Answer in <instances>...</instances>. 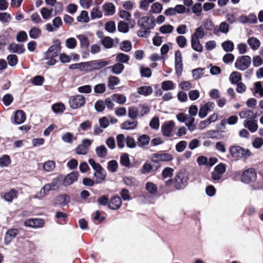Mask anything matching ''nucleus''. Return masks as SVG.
<instances>
[{"label":"nucleus","instance_id":"obj_34","mask_svg":"<svg viewBox=\"0 0 263 263\" xmlns=\"http://www.w3.org/2000/svg\"><path fill=\"white\" fill-rule=\"evenodd\" d=\"M97 155L100 158H105L108 153V150L104 145H100L96 148Z\"/></svg>","mask_w":263,"mask_h":263},{"label":"nucleus","instance_id":"obj_54","mask_svg":"<svg viewBox=\"0 0 263 263\" xmlns=\"http://www.w3.org/2000/svg\"><path fill=\"white\" fill-rule=\"evenodd\" d=\"M52 12V10H49L45 7L42 8L41 10L42 16L45 20H48L51 17Z\"/></svg>","mask_w":263,"mask_h":263},{"label":"nucleus","instance_id":"obj_48","mask_svg":"<svg viewBox=\"0 0 263 263\" xmlns=\"http://www.w3.org/2000/svg\"><path fill=\"white\" fill-rule=\"evenodd\" d=\"M161 87L165 91L173 90L174 88V84L172 81H165L161 83Z\"/></svg>","mask_w":263,"mask_h":263},{"label":"nucleus","instance_id":"obj_28","mask_svg":"<svg viewBox=\"0 0 263 263\" xmlns=\"http://www.w3.org/2000/svg\"><path fill=\"white\" fill-rule=\"evenodd\" d=\"M25 114L23 111L21 110L16 111L14 115V122L15 124H22L25 121Z\"/></svg>","mask_w":263,"mask_h":263},{"label":"nucleus","instance_id":"obj_53","mask_svg":"<svg viewBox=\"0 0 263 263\" xmlns=\"http://www.w3.org/2000/svg\"><path fill=\"white\" fill-rule=\"evenodd\" d=\"M102 44L106 48H110L113 46V40L110 37H104L101 41Z\"/></svg>","mask_w":263,"mask_h":263},{"label":"nucleus","instance_id":"obj_45","mask_svg":"<svg viewBox=\"0 0 263 263\" xmlns=\"http://www.w3.org/2000/svg\"><path fill=\"white\" fill-rule=\"evenodd\" d=\"M162 5L160 3L156 2L152 4L150 11L153 13L159 14L162 10Z\"/></svg>","mask_w":263,"mask_h":263},{"label":"nucleus","instance_id":"obj_40","mask_svg":"<svg viewBox=\"0 0 263 263\" xmlns=\"http://www.w3.org/2000/svg\"><path fill=\"white\" fill-rule=\"evenodd\" d=\"M223 49L226 52H231L234 50V45L233 43L231 41H226L221 44Z\"/></svg>","mask_w":263,"mask_h":263},{"label":"nucleus","instance_id":"obj_9","mask_svg":"<svg viewBox=\"0 0 263 263\" xmlns=\"http://www.w3.org/2000/svg\"><path fill=\"white\" fill-rule=\"evenodd\" d=\"M92 140L85 139L82 141V143L79 145L76 148V152L79 155H86L88 150L89 147L91 145Z\"/></svg>","mask_w":263,"mask_h":263},{"label":"nucleus","instance_id":"obj_52","mask_svg":"<svg viewBox=\"0 0 263 263\" xmlns=\"http://www.w3.org/2000/svg\"><path fill=\"white\" fill-rule=\"evenodd\" d=\"M159 30L163 34L171 33L174 30V27L171 25H164L162 26Z\"/></svg>","mask_w":263,"mask_h":263},{"label":"nucleus","instance_id":"obj_62","mask_svg":"<svg viewBox=\"0 0 263 263\" xmlns=\"http://www.w3.org/2000/svg\"><path fill=\"white\" fill-rule=\"evenodd\" d=\"M105 90L106 86L103 83L97 84L94 87V91L96 93H103Z\"/></svg>","mask_w":263,"mask_h":263},{"label":"nucleus","instance_id":"obj_44","mask_svg":"<svg viewBox=\"0 0 263 263\" xmlns=\"http://www.w3.org/2000/svg\"><path fill=\"white\" fill-rule=\"evenodd\" d=\"M120 82L119 79L116 76H110L108 78V86L110 89H113Z\"/></svg>","mask_w":263,"mask_h":263},{"label":"nucleus","instance_id":"obj_41","mask_svg":"<svg viewBox=\"0 0 263 263\" xmlns=\"http://www.w3.org/2000/svg\"><path fill=\"white\" fill-rule=\"evenodd\" d=\"M55 166V163L53 161L49 160L45 162L43 164V169L47 172L53 171Z\"/></svg>","mask_w":263,"mask_h":263},{"label":"nucleus","instance_id":"obj_57","mask_svg":"<svg viewBox=\"0 0 263 263\" xmlns=\"http://www.w3.org/2000/svg\"><path fill=\"white\" fill-rule=\"evenodd\" d=\"M91 17L92 19H95L97 18H100L102 16V13L97 7H95L92 9L90 13Z\"/></svg>","mask_w":263,"mask_h":263},{"label":"nucleus","instance_id":"obj_63","mask_svg":"<svg viewBox=\"0 0 263 263\" xmlns=\"http://www.w3.org/2000/svg\"><path fill=\"white\" fill-rule=\"evenodd\" d=\"M7 60L10 66H14L17 63V57L14 54L9 55L7 57Z\"/></svg>","mask_w":263,"mask_h":263},{"label":"nucleus","instance_id":"obj_17","mask_svg":"<svg viewBox=\"0 0 263 263\" xmlns=\"http://www.w3.org/2000/svg\"><path fill=\"white\" fill-rule=\"evenodd\" d=\"M25 226L32 228H37L43 227L44 220L42 219H28L25 221Z\"/></svg>","mask_w":263,"mask_h":263},{"label":"nucleus","instance_id":"obj_46","mask_svg":"<svg viewBox=\"0 0 263 263\" xmlns=\"http://www.w3.org/2000/svg\"><path fill=\"white\" fill-rule=\"evenodd\" d=\"M254 92L259 93L260 97H263V82H256L254 83Z\"/></svg>","mask_w":263,"mask_h":263},{"label":"nucleus","instance_id":"obj_30","mask_svg":"<svg viewBox=\"0 0 263 263\" xmlns=\"http://www.w3.org/2000/svg\"><path fill=\"white\" fill-rule=\"evenodd\" d=\"M69 202V197L66 195L63 194L56 197L54 200V204L65 205Z\"/></svg>","mask_w":263,"mask_h":263},{"label":"nucleus","instance_id":"obj_35","mask_svg":"<svg viewBox=\"0 0 263 263\" xmlns=\"http://www.w3.org/2000/svg\"><path fill=\"white\" fill-rule=\"evenodd\" d=\"M108 68L110 69L112 72L116 74H119L122 72L124 69V66L121 63H117Z\"/></svg>","mask_w":263,"mask_h":263},{"label":"nucleus","instance_id":"obj_15","mask_svg":"<svg viewBox=\"0 0 263 263\" xmlns=\"http://www.w3.org/2000/svg\"><path fill=\"white\" fill-rule=\"evenodd\" d=\"M63 177L59 175L57 177L53 179L51 183H47L45 185L48 186L49 191L55 190L60 187L63 185Z\"/></svg>","mask_w":263,"mask_h":263},{"label":"nucleus","instance_id":"obj_10","mask_svg":"<svg viewBox=\"0 0 263 263\" xmlns=\"http://www.w3.org/2000/svg\"><path fill=\"white\" fill-rule=\"evenodd\" d=\"M88 71L100 69L109 64V62L104 60H95L87 62Z\"/></svg>","mask_w":263,"mask_h":263},{"label":"nucleus","instance_id":"obj_47","mask_svg":"<svg viewBox=\"0 0 263 263\" xmlns=\"http://www.w3.org/2000/svg\"><path fill=\"white\" fill-rule=\"evenodd\" d=\"M77 37L79 40L81 45L84 48H87L89 46L88 38L84 34L77 35Z\"/></svg>","mask_w":263,"mask_h":263},{"label":"nucleus","instance_id":"obj_60","mask_svg":"<svg viewBox=\"0 0 263 263\" xmlns=\"http://www.w3.org/2000/svg\"><path fill=\"white\" fill-rule=\"evenodd\" d=\"M159 120L158 117H154L149 122V126L151 128L154 129H157L159 127Z\"/></svg>","mask_w":263,"mask_h":263},{"label":"nucleus","instance_id":"obj_18","mask_svg":"<svg viewBox=\"0 0 263 263\" xmlns=\"http://www.w3.org/2000/svg\"><path fill=\"white\" fill-rule=\"evenodd\" d=\"M122 205V201L120 197L114 196L110 200L108 206L112 210H117L119 209Z\"/></svg>","mask_w":263,"mask_h":263},{"label":"nucleus","instance_id":"obj_50","mask_svg":"<svg viewBox=\"0 0 263 263\" xmlns=\"http://www.w3.org/2000/svg\"><path fill=\"white\" fill-rule=\"evenodd\" d=\"M77 21L79 22H88L89 19L88 12L86 11L83 10L80 15L77 17Z\"/></svg>","mask_w":263,"mask_h":263},{"label":"nucleus","instance_id":"obj_36","mask_svg":"<svg viewBox=\"0 0 263 263\" xmlns=\"http://www.w3.org/2000/svg\"><path fill=\"white\" fill-rule=\"evenodd\" d=\"M229 80L233 84L238 83L241 80V74L238 71H233L230 74Z\"/></svg>","mask_w":263,"mask_h":263},{"label":"nucleus","instance_id":"obj_26","mask_svg":"<svg viewBox=\"0 0 263 263\" xmlns=\"http://www.w3.org/2000/svg\"><path fill=\"white\" fill-rule=\"evenodd\" d=\"M138 124L137 121L127 120L121 125V128L125 130H133L135 129Z\"/></svg>","mask_w":263,"mask_h":263},{"label":"nucleus","instance_id":"obj_7","mask_svg":"<svg viewBox=\"0 0 263 263\" xmlns=\"http://www.w3.org/2000/svg\"><path fill=\"white\" fill-rule=\"evenodd\" d=\"M226 170V165L222 163H219L214 168L211 173V178L214 181L220 180Z\"/></svg>","mask_w":263,"mask_h":263},{"label":"nucleus","instance_id":"obj_25","mask_svg":"<svg viewBox=\"0 0 263 263\" xmlns=\"http://www.w3.org/2000/svg\"><path fill=\"white\" fill-rule=\"evenodd\" d=\"M247 43L253 50H258L260 46L259 40L255 37H249L247 40Z\"/></svg>","mask_w":263,"mask_h":263},{"label":"nucleus","instance_id":"obj_32","mask_svg":"<svg viewBox=\"0 0 263 263\" xmlns=\"http://www.w3.org/2000/svg\"><path fill=\"white\" fill-rule=\"evenodd\" d=\"M191 45L193 49L197 52H201L203 50V47L198 39L191 37Z\"/></svg>","mask_w":263,"mask_h":263},{"label":"nucleus","instance_id":"obj_59","mask_svg":"<svg viewBox=\"0 0 263 263\" xmlns=\"http://www.w3.org/2000/svg\"><path fill=\"white\" fill-rule=\"evenodd\" d=\"M129 60L128 55L123 53H119L116 57V61L121 63H127Z\"/></svg>","mask_w":263,"mask_h":263},{"label":"nucleus","instance_id":"obj_3","mask_svg":"<svg viewBox=\"0 0 263 263\" xmlns=\"http://www.w3.org/2000/svg\"><path fill=\"white\" fill-rule=\"evenodd\" d=\"M251 59L248 55H242L238 57L235 63V67L240 71L246 70L250 65Z\"/></svg>","mask_w":263,"mask_h":263},{"label":"nucleus","instance_id":"obj_24","mask_svg":"<svg viewBox=\"0 0 263 263\" xmlns=\"http://www.w3.org/2000/svg\"><path fill=\"white\" fill-rule=\"evenodd\" d=\"M9 50L11 52L20 54L24 52L25 48L23 45L12 43L9 45Z\"/></svg>","mask_w":263,"mask_h":263},{"label":"nucleus","instance_id":"obj_16","mask_svg":"<svg viewBox=\"0 0 263 263\" xmlns=\"http://www.w3.org/2000/svg\"><path fill=\"white\" fill-rule=\"evenodd\" d=\"M215 106V104L213 102H209L200 108L199 111V117L203 118L206 116L209 111H212Z\"/></svg>","mask_w":263,"mask_h":263},{"label":"nucleus","instance_id":"obj_33","mask_svg":"<svg viewBox=\"0 0 263 263\" xmlns=\"http://www.w3.org/2000/svg\"><path fill=\"white\" fill-rule=\"evenodd\" d=\"M48 186H46L45 185L44 186H43L40 191L38 192L34 196L33 198L34 199H42L44 197H45L47 194V192L50 191L48 188Z\"/></svg>","mask_w":263,"mask_h":263},{"label":"nucleus","instance_id":"obj_58","mask_svg":"<svg viewBox=\"0 0 263 263\" xmlns=\"http://www.w3.org/2000/svg\"><path fill=\"white\" fill-rule=\"evenodd\" d=\"M120 49L125 52H128L132 49L131 43L128 41H124L121 44Z\"/></svg>","mask_w":263,"mask_h":263},{"label":"nucleus","instance_id":"obj_12","mask_svg":"<svg viewBox=\"0 0 263 263\" xmlns=\"http://www.w3.org/2000/svg\"><path fill=\"white\" fill-rule=\"evenodd\" d=\"M173 156L168 153L153 154L151 156L152 161L157 162L159 161H169L173 159Z\"/></svg>","mask_w":263,"mask_h":263},{"label":"nucleus","instance_id":"obj_4","mask_svg":"<svg viewBox=\"0 0 263 263\" xmlns=\"http://www.w3.org/2000/svg\"><path fill=\"white\" fill-rule=\"evenodd\" d=\"M188 178L185 173L180 172L175 178L174 184L177 190L184 189L187 184Z\"/></svg>","mask_w":263,"mask_h":263},{"label":"nucleus","instance_id":"obj_61","mask_svg":"<svg viewBox=\"0 0 263 263\" xmlns=\"http://www.w3.org/2000/svg\"><path fill=\"white\" fill-rule=\"evenodd\" d=\"M118 29L120 32L126 33L128 31V26L127 23L121 21L118 24Z\"/></svg>","mask_w":263,"mask_h":263},{"label":"nucleus","instance_id":"obj_20","mask_svg":"<svg viewBox=\"0 0 263 263\" xmlns=\"http://www.w3.org/2000/svg\"><path fill=\"white\" fill-rule=\"evenodd\" d=\"M243 124L244 127L248 128L251 133L256 132L258 128L257 121L254 119L245 120Z\"/></svg>","mask_w":263,"mask_h":263},{"label":"nucleus","instance_id":"obj_43","mask_svg":"<svg viewBox=\"0 0 263 263\" xmlns=\"http://www.w3.org/2000/svg\"><path fill=\"white\" fill-rule=\"evenodd\" d=\"M204 35L205 33L203 28L202 27H199L196 29L195 33L192 35L191 37L199 40V39L203 38Z\"/></svg>","mask_w":263,"mask_h":263},{"label":"nucleus","instance_id":"obj_2","mask_svg":"<svg viewBox=\"0 0 263 263\" xmlns=\"http://www.w3.org/2000/svg\"><path fill=\"white\" fill-rule=\"evenodd\" d=\"M230 152L233 157L236 158H247L251 155L248 149L243 148L239 146H233L230 148Z\"/></svg>","mask_w":263,"mask_h":263},{"label":"nucleus","instance_id":"obj_51","mask_svg":"<svg viewBox=\"0 0 263 263\" xmlns=\"http://www.w3.org/2000/svg\"><path fill=\"white\" fill-rule=\"evenodd\" d=\"M66 46L69 49H74L77 45L76 40L73 37L67 39L65 41Z\"/></svg>","mask_w":263,"mask_h":263},{"label":"nucleus","instance_id":"obj_39","mask_svg":"<svg viewBox=\"0 0 263 263\" xmlns=\"http://www.w3.org/2000/svg\"><path fill=\"white\" fill-rule=\"evenodd\" d=\"M111 97L113 101L120 104L125 103L126 101L125 96L122 94H115Z\"/></svg>","mask_w":263,"mask_h":263},{"label":"nucleus","instance_id":"obj_19","mask_svg":"<svg viewBox=\"0 0 263 263\" xmlns=\"http://www.w3.org/2000/svg\"><path fill=\"white\" fill-rule=\"evenodd\" d=\"M229 31V25L226 22H222L219 26L215 27V29H214V33L215 35L219 36L220 32L224 34H227Z\"/></svg>","mask_w":263,"mask_h":263},{"label":"nucleus","instance_id":"obj_11","mask_svg":"<svg viewBox=\"0 0 263 263\" xmlns=\"http://www.w3.org/2000/svg\"><path fill=\"white\" fill-rule=\"evenodd\" d=\"M175 65L176 74L180 76L182 72V58L181 52L179 50L176 51L175 54Z\"/></svg>","mask_w":263,"mask_h":263},{"label":"nucleus","instance_id":"obj_42","mask_svg":"<svg viewBox=\"0 0 263 263\" xmlns=\"http://www.w3.org/2000/svg\"><path fill=\"white\" fill-rule=\"evenodd\" d=\"M62 139L65 142L71 143L72 142L73 140H76L77 137L74 136L71 133L67 132L62 136Z\"/></svg>","mask_w":263,"mask_h":263},{"label":"nucleus","instance_id":"obj_22","mask_svg":"<svg viewBox=\"0 0 263 263\" xmlns=\"http://www.w3.org/2000/svg\"><path fill=\"white\" fill-rule=\"evenodd\" d=\"M102 9L105 13V15H112L115 13V7L111 3H106L102 6Z\"/></svg>","mask_w":263,"mask_h":263},{"label":"nucleus","instance_id":"obj_56","mask_svg":"<svg viewBox=\"0 0 263 263\" xmlns=\"http://www.w3.org/2000/svg\"><path fill=\"white\" fill-rule=\"evenodd\" d=\"M120 163L122 165L126 167L130 165L129 156L127 154H124L121 156Z\"/></svg>","mask_w":263,"mask_h":263},{"label":"nucleus","instance_id":"obj_8","mask_svg":"<svg viewBox=\"0 0 263 263\" xmlns=\"http://www.w3.org/2000/svg\"><path fill=\"white\" fill-rule=\"evenodd\" d=\"M61 49V42L59 39L54 41L53 44L50 47L46 52V57L48 58H53L58 55Z\"/></svg>","mask_w":263,"mask_h":263},{"label":"nucleus","instance_id":"obj_37","mask_svg":"<svg viewBox=\"0 0 263 263\" xmlns=\"http://www.w3.org/2000/svg\"><path fill=\"white\" fill-rule=\"evenodd\" d=\"M41 32L40 28L34 27L30 30L29 35L31 39H36L41 36Z\"/></svg>","mask_w":263,"mask_h":263},{"label":"nucleus","instance_id":"obj_49","mask_svg":"<svg viewBox=\"0 0 263 263\" xmlns=\"http://www.w3.org/2000/svg\"><path fill=\"white\" fill-rule=\"evenodd\" d=\"M17 192L14 190H12L7 193H6L4 196V199L5 200L10 202L13 199L16 198Z\"/></svg>","mask_w":263,"mask_h":263},{"label":"nucleus","instance_id":"obj_38","mask_svg":"<svg viewBox=\"0 0 263 263\" xmlns=\"http://www.w3.org/2000/svg\"><path fill=\"white\" fill-rule=\"evenodd\" d=\"M94 176L96 178V183H100L105 179V172L104 170H102L100 171L96 172L94 174Z\"/></svg>","mask_w":263,"mask_h":263},{"label":"nucleus","instance_id":"obj_6","mask_svg":"<svg viewBox=\"0 0 263 263\" xmlns=\"http://www.w3.org/2000/svg\"><path fill=\"white\" fill-rule=\"evenodd\" d=\"M85 103V97L81 95L70 97L69 100L70 106L73 109L78 108L83 106Z\"/></svg>","mask_w":263,"mask_h":263},{"label":"nucleus","instance_id":"obj_23","mask_svg":"<svg viewBox=\"0 0 263 263\" xmlns=\"http://www.w3.org/2000/svg\"><path fill=\"white\" fill-rule=\"evenodd\" d=\"M18 233V231L16 229H10L8 230L5 237V244L8 245H9L11 241L15 238L16 235Z\"/></svg>","mask_w":263,"mask_h":263},{"label":"nucleus","instance_id":"obj_13","mask_svg":"<svg viewBox=\"0 0 263 263\" xmlns=\"http://www.w3.org/2000/svg\"><path fill=\"white\" fill-rule=\"evenodd\" d=\"M174 122L169 121L164 122L161 126V131L163 136L169 137L171 136L174 127Z\"/></svg>","mask_w":263,"mask_h":263},{"label":"nucleus","instance_id":"obj_21","mask_svg":"<svg viewBox=\"0 0 263 263\" xmlns=\"http://www.w3.org/2000/svg\"><path fill=\"white\" fill-rule=\"evenodd\" d=\"M239 116L241 119L246 120H253L256 117V114L251 110L246 109L239 113Z\"/></svg>","mask_w":263,"mask_h":263},{"label":"nucleus","instance_id":"obj_1","mask_svg":"<svg viewBox=\"0 0 263 263\" xmlns=\"http://www.w3.org/2000/svg\"><path fill=\"white\" fill-rule=\"evenodd\" d=\"M138 25L144 30L139 31L138 35L142 37H147L149 33V30L155 26V20L153 16H143L138 21Z\"/></svg>","mask_w":263,"mask_h":263},{"label":"nucleus","instance_id":"obj_29","mask_svg":"<svg viewBox=\"0 0 263 263\" xmlns=\"http://www.w3.org/2000/svg\"><path fill=\"white\" fill-rule=\"evenodd\" d=\"M137 92L140 95L147 96L152 93L153 88L149 86H141L137 88Z\"/></svg>","mask_w":263,"mask_h":263},{"label":"nucleus","instance_id":"obj_55","mask_svg":"<svg viewBox=\"0 0 263 263\" xmlns=\"http://www.w3.org/2000/svg\"><path fill=\"white\" fill-rule=\"evenodd\" d=\"M140 70L141 77L148 78L151 76L152 71L149 68L140 66Z\"/></svg>","mask_w":263,"mask_h":263},{"label":"nucleus","instance_id":"obj_5","mask_svg":"<svg viewBox=\"0 0 263 263\" xmlns=\"http://www.w3.org/2000/svg\"><path fill=\"white\" fill-rule=\"evenodd\" d=\"M257 175L255 170L250 168L243 172L241 177V180L246 183H250L254 181Z\"/></svg>","mask_w":263,"mask_h":263},{"label":"nucleus","instance_id":"obj_64","mask_svg":"<svg viewBox=\"0 0 263 263\" xmlns=\"http://www.w3.org/2000/svg\"><path fill=\"white\" fill-rule=\"evenodd\" d=\"M118 166V162L116 160H111L108 163L107 168L109 171L115 172L116 171Z\"/></svg>","mask_w":263,"mask_h":263},{"label":"nucleus","instance_id":"obj_27","mask_svg":"<svg viewBox=\"0 0 263 263\" xmlns=\"http://www.w3.org/2000/svg\"><path fill=\"white\" fill-rule=\"evenodd\" d=\"M69 68L70 69H79L81 71H88L87 62L71 64L69 66Z\"/></svg>","mask_w":263,"mask_h":263},{"label":"nucleus","instance_id":"obj_31","mask_svg":"<svg viewBox=\"0 0 263 263\" xmlns=\"http://www.w3.org/2000/svg\"><path fill=\"white\" fill-rule=\"evenodd\" d=\"M151 138L147 135H142L138 138V145L141 147L147 145L150 141Z\"/></svg>","mask_w":263,"mask_h":263},{"label":"nucleus","instance_id":"obj_14","mask_svg":"<svg viewBox=\"0 0 263 263\" xmlns=\"http://www.w3.org/2000/svg\"><path fill=\"white\" fill-rule=\"evenodd\" d=\"M79 173L78 172H72L65 177H63V185L64 186H69L72 184L74 181L78 180Z\"/></svg>","mask_w":263,"mask_h":263}]
</instances>
